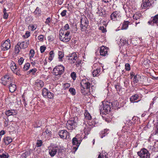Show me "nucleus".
<instances>
[{"label": "nucleus", "mask_w": 158, "mask_h": 158, "mask_svg": "<svg viewBox=\"0 0 158 158\" xmlns=\"http://www.w3.org/2000/svg\"><path fill=\"white\" fill-rule=\"evenodd\" d=\"M81 93L83 95H85L88 94V92L89 91V89L90 84L87 80L83 79L81 82Z\"/></svg>", "instance_id": "obj_1"}, {"label": "nucleus", "mask_w": 158, "mask_h": 158, "mask_svg": "<svg viewBox=\"0 0 158 158\" xmlns=\"http://www.w3.org/2000/svg\"><path fill=\"white\" fill-rule=\"evenodd\" d=\"M137 154L140 158H149L150 154L147 149L143 148L137 152Z\"/></svg>", "instance_id": "obj_2"}, {"label": "nucleus", "mask_w": 158, "mask_h": 158, "mask_svg": "<svg viewBox=\"0 0 158 158\" xmlns=\"http://www.w3.org/2000/svg\"><path fill=\"white\" fill-rule=\"evenodd\" d=\"M64 67L62 65L56 66L53 69L54 74L56 76L60 75L64 72Z\"/></svg>", "instance_id": "obj_3"}, {"label": "nucleus", "mask_w": 158, "mask_h": 158, "mask_svg": "<svg viewBox=\"0 0 158 158\" xmlns=\"http://www.w3.org/2000/svg\"><path fill=\"white\" fill-rule=\"evenodd\" d=\"M11 47L10 40L8 39L6 40L1 46V50L3 51H6L9 49Z\"/></svg>", "instance_id": "obj_4"}, {"label": "nucleus", "mask_w": 158, "mask_h": 158, "mask_svg": "<svg viewBox=\"0 0 158 158\" xmlns=\"http://www.w3.org/2000/svg\"><path fill=\"white\" fill-rule=\"evenodd\" d=\"M68 57H69V62L71 64L74 63L77 58V54L75 52H73L69 55Z\"/></svg>", "instance_id": "obj_5"}, {"label": "nucleus", "mask_w": 158, "mask_h": 158, "mask_svg": "<svg viewBox=\"0 0 158 158\" xmlns=\"http://www.w3.org/2000/svg\"><path fill=\"white\" fill-rule=\"evenodd\" d=\"M58 134L61 138L65 139L69 138V134L65 130L60 131L58 132Z\"/></svg>", "instance_id": "obj_6"}, {"label": "nucleus", "mask_w": 158, "mask_h": 158, "mask_svg": "<svg viewBox=\"0 0 158 158\" xmlns=\"http://www.w3.org/2000/svg\"><path fill=\"white\" fill-rule=\"evenodd\" d=\"M154 0H143L141 6L142 8H147L152 6Z\"/></svg>", "instance_id": "obj_7"}, {"label": "nucleus", "mask_w": 158, "mask_h": 158, "mask_svg": "<svg viewBox=\"0 0 158 158\" xmlns=\"http://www.w3.org/2000/svg\"><path fill=\"white\" fill-rule=\"evenodd\" d=\"M76 122L73 120H69L66 123V126L68 129L72 130L75 127Z\"/></svg>", "instance_id": "obj_8"}, {"label": "nucleus", "mask_w": 158, "mask_h": 158, "mask_svg": "<svg viewBox=\"0 0 158 158\" xmlns=\"http://www.w3.org/2000/svg\"><path fill=\"white\" fill-rule=\"evenodd\" d=\"M12 81L11 77H9V76L6 75L5 76L3 77H2L1 79V81L0 82L4 85H6L7 82Z\"/></svg>", "instance_id": "obj_9"}, {"label": "nucleus", "mask_w": 158, "mask_h": 158, "mask_svg": "<svg viewBox=\"0 0 158 158\" xmlns=\"http://www.w3.org/2000/svg\"><path fill=\"white\" fill-rule=\"evenodd\" d=\"M81 30L83 29V27H86L88 24V21L87 19L85 17L84 18H81Z\"/></svg>", "instance_id": "obj_10"}, {"label": "nucleus", "mask_w": 158, "mask_h": 158, "mask_svg": "<svg viewBox=\"0 0 158 158\" xmlns=\"http://www.w3.org/2000/svg\"><path fill=\"white\" fill-rule=\"evenodd\" d=\"M58 147H54L49 149V154L51 157L54 156L57 152Z\"/></svg>", "instance_id": "obj_11"}, {"label": "nucleus", "mask_w": 158, "mask_h": 158, "mask_svg": "<svg viewBox=\"0 0 158 158\" xmlns=\"http://www.w3.org/2000/svg\"><path fill=\"white\" fill-rule=\"evenodd\" d=\"M108 50L107 48H106L104 46L102 47L100 50V55L103 56L107 55Z\"/></svg>", "instance_id": "obj_12"}, {"label": "nucleus", "mask_w": 158, "mask_h": 158, "mask_svg": "<svg viewBox=\"0 0 158 158\" xmlns=\"http://www.w3.org/2000/svg\"><path fill=\"white\" fill-rule=\"evenodd\" d=\"M117 103V102L116 101L114 102V103L109 102L106 103V111H110L111 108L114 106H115V103Z\"/></svg>", "instance_id": "obj_13"}, {"label": "nucleus", "mask_w": 158, "mask_h": 158, "mask_svg": "<svg viewBox=\"0 0 158 158\" xmlns=\"http://www.w3.org/2000/svg\"><path fill=\"white\" fill-rule=\"evenodd\" d=\"M35 87H38V89L41 88L44 85V83L41 80H37L35 84Z\"/></svg>", "instance_id": "obj_14"}, {"label": "nucleus", "mask_w": 158, "mask_h": 158, "mask_svg": "<svg viewBox=\"0 0 158 158\" xmlns=\"http://www.w3.org/2000/svg\"><path fill=\"white\" fill-rule=\"evenodd\" d=\"M17 113L14 110H8L5 111V114L7 116L10 115H15Z\"/></svg>", "instance_id": "obj_15"}, {"label": "nucleus", "mask_w": 158, "mask_h": 158, "mask_svg": "<svg viewBox=\"0 0 158 158\" xmlns=\"http://www.w3.org/2000/svg\"><path fill=\"white\" fill-rule=\"evenodd\" d=\"M92 73L93 77L99 76L101 74V68H98L94 70Z\"/></svg>", "instance_id": "obj_16"}, {"label": "nucleus", "mask_w": 158, "mask_h": 158, "mask_svg": "<svg viewBox=\"0 0 158 158\" xmlns=\"http://www.w3.org/2000/svg\"><path fill=\"white\" fill-rule=\"evenodd\" d=\"M29 43V40H26L25 41L22 42V43L20 42V48H25L27 47Z\"/></svg>", "instance_id": "obj_17"}, {"label": "nucleus", "mask_w": 158, "mask_h": 158, "mask_svg": "<svg viewBox=\"0 0 158 158\" xmlns=\"http://www.w3.org/2000/svg\"><path fill=\"white\" fill-rule=\"evenodd\" d=\"M9 91L11 93L14 92L16 90V85L12 82L10 83L9 86Z\"/></svg>", "instance_id": "obj_18"}, {"label": "nucleus", "mask_w": 158, "mask_h": 158, "mask_svg": "<svg viewBox=\"0 0 158 158\" xmlns=\"http://www.w3.org/2000/svg\"><path fill=\"white\" fill-rule=\"evenodd\" d=\"M71 38L69 36H66L64 35L60 37V40L64 42H69Z\"/></svg>", "instance_id": "obj_19"}, {"label": "nucleus", "mask_w": 158, "mask_h": 158, "mask_svg": "<svg viewBox=\"0 0 158 158\" xmlns=\"http://www.w3.org/2000/svg\"><path fill=\"white\" fill-rule=\"evenodd\" d=\"M3 140L5 144L7 145L10 143L12 141V139L9 137H4L3 139Z\"/></svg>", "instance_id": "obj_20"}, {"label": "nucleus", "mask_w": 158, "mask_h": 158, "mask_svg": "<svg viewBox=\"0 0 158 158\" xmlns=\"http://www.w3.org/2000/svg\"><path fill=\"white\" fill-rule=\"evenodd\" d=\"M139 96L138 95L135 94L131 96L130 98V101L131 102H135V101L137 100Z\"/></svg>", "instance_id": "obj_21"}, {"label": "nucleus", "mask_w": 158, "mask_h": 158, "mask_svg": "<svg viewBox=\"0 0 158 158\" xmlns=\"http://www.w3.org/2000/svg\"><path fill=\"white\" fill-rule=\"evenodd\" d=\"M72 143L73 145H76L77 147L79 146L80 142H79L76 137H74L72 140Z\"/></svg>", "instance_id": "obj_22"}, {"label": "nucleus", "mask_w": 158, "mask_h": 158, "mask_svg": "<svg viewBox=\"0 0 158 158\" xmlns=\"http://www.w3.org/2000/svg\"><path fill=\"white\" fill-rule=\"evenodd\" d=\"M153 22V23H158V14L155 15L153 19L151 21H149L148 23L151 24Z\"/></svg>", "instance_id": "obj_23"}, {"label": "nucleus", "mask_w": 158, "mask_h": 158, "mask_svg": "<svg viewBox=\"0 0 158 158\" xmlns=\"http://www.w3.org/2000/svg\"><path fill=\"white\" fill-rule=\"evenodd\" d=\"M129 22L128 21H124L122 27L123 29H126L128 27Z\"/></svg>", "instance_id": "obj_24"}, {"label": "nucleus", "mask_w": 158, "mask_h": 158, "mask_svg": "<svg viewBox=\"0 0 158 158\" xmlns=\"http://www.w3.org/2000/svg\"><path fill=\"white\" fill-rule=\"evenodd\" d=\"M20 42H19L15 47V51L16 53L18 54L19 52L20 48Z\"/></svg>", "instance_id": "obj_25"}, {"label": "nucleus", "mask_w": 158, "mask_h": 158, "mask_svg": "<svg viewBox=\"0 0 158 158\" xmlns=\"http://www.w3.org/2000/svg\"><path fill=\"white\" fill-rule=\"evenodd\" d=\"M141 15V14H139L135 13L133 16V18L134 19H135L136 20H138L140 21V16Z\"/></svg>", "instance_id": "obj_26"}, {"label": "nucleus", "mask_w": 158, "mask_h": 158, "mask_svg": "<svg viewBox=\"0 0 158 158\" xmlns=\"http://www.w3.org/2000/svg\"><path fill=\"white\" fill-rule=\"evenodd\" d=\"M117 14L115 12L113 13L110 15V19L113 21H115L116 19Z\"/></svg>", "instance_id": "obj_27"}, {"label": "nucleus", "mask_w": 158, "mask_h": 158, "mask_svg": "<svg viewBox=\"0 0 158 158\" xmlns=\"http://www.w3.org/2000/svg\"><path fill=\"white\" fill-rule=\"evenodd\" d=\"M30 66V64L29 63H27L25 64L23 68V70L24 71H26L28 70Z\"/></svg>", "instance_id": "obj_28"}, {"label": "nucleus", "mask_w": 158, "mask_h": 158, "mask_svg": "<svg viewBox=\"0 0 158 158\" xmlns=\"http://www.w3.org/2000/svg\"><path fill=\"white\" fill-rule=\"evenodd\" d=\"M10 69L12 71H17L18 69L17 66L15 63H13L10 67Z\"/></svg>", "instance_id": "obj_29"}, {"label": "nucleus", "mask_w": 158, "mask_h": 158, "mask_svg": "<svg viewBox=\"0 0 158 158\" xmlns=\"http://www.w3.org/2000/svg\"><path fill=\"white\" fill-rule=\"evenodd\" d=\"M48 92V90L46 88L43 89L42 94L44 96H46Z\"/></svg>", "instance_id": "obj_30"}, {"label": "nucleus", "mask_w": 158, "mask_h": 158, "mask_svg": "<svg viewBox=\"0 0 158 158\" xmlns=\"http://www.w3.org/2000/svg\"><path fill=\"white\" fill-rule=\"evenodd\" d=\"M50 56L49 57V59L50 61L52 60L54 56V53L53 51H51L49 53Z\"/></svg>", "instance_id": "obj_31"}, {"label": "nucleus", "mask_w": 158, "mask_h": 158, "mask_svg": "<svg viewBox=\"0 0 158 158\" xmlns=\"http://www.w3.org/2000/svg\"><path fill=\"white\" fill-rule=\"evenodd\" d=\"M128 41H126L125 39H121L120 40V43L121 44V45L123 46L126 44L127 43Z\"/></svg>", "instance_id": "obj_32"}, {"label": "nucleus", "mask_w": 158, "mask_h": 158, "mask_svg": "<svg viewBox=\"0 0 158 158\" xmlns=\"http://www.w3.org/2000/svg\"><path fill=\"white\" fill-rule=\"evenodd\" d=\"M85 116V118L86 119H87L88 120H90L91 119V116L89 113H85L84 114Z\"/></svg>", "instance_id": "obj_33"}, {"label": "nucleus", "mask_w": 158, "mask_h": 158, "mask_svg": "<svg viewBox=\"0 0 158 158\" xmlns=\"http://www.w3.org/2000/svg\"><path fill=\"white\" fill-rule=\"evenodd\" d=\"M102 106H101V108H100V110L101 112L102 111H103V110H104L105 112H107L106 110V104H105V105H104L103 103L102 104Z\"/></svg>", "instance_id": "obj_34"}, {"label": "nucleus", "mask_w": 158, "mask_h": 158, "mask_svg": "<svg viewBox=\"0 0 158 158\" xmlns=\"http://www.w3.org/2000/svg\"><path fill=\"white\" fill-rule=\"evenodd\" d=\"M41 13V10L38 7H37L36 10L34 11V13L36 15H38Z\"/></svg>", "instance_id": "obj_35"}, {"label": "nucleus", "mask_w": 158, "mask_h": 158, "mask_svg": "<svg viewBox=\"0 0 158 158\" xmlns=\"http://www.w3.org/2000/svg\"><path fill=\"white\" fill-rule=\"evenodd\" d=\"M106 13L105 11L103 10H101V12H99V15L100 16H102L105 17L106 15Z\"/></svg>", "instance_id": "obj_36"}, {"label": "nucleus", "mask_w": 158, "mask_h": 158, "mask_svg": "<svg viewBox=\"0 0 158 158\" xmlns=\"http://www.w3.org/2000/svg\"><path fill=\"white\" fill-rule=\"evenodd\" d=\"M54 94L51 92H48L47 95L48 98L50 99H52L54 97Z\"/></svg>", "instance_id": "obj_37"}, {"label": "nucleus", "mask_w": 158, "mask_h": 158, "mask_svg": "<svg viewBox=\"0 0 158 158\" xmlns=\"http://www.w3.org/2000/svg\"><path fill=\"white\" fill-rule=\"evenodd\" d=\"M3 18L5 19H7L8 17V14L6 12V9L5 8L3 10Z\"/></svg>", "instance_id": "obj_38"}, {"label": "nucleus", "mask_w": 158, "mask_h": 158, "mask_svg": "<svg viewBox=\"0 0 158 158\" xmlns=\"http://www.w3.org/2000/svg\"><path fill=\"white\" fill-rule=\"evenodd\" d=\"M58 56L59 60H61L62 58L64 56V54L63 52L61 51H59Z\"/></svg>", "instance_id": "obj_39"}, {"label": "nucleus", "mask_w": 158, "mask_h": 158, "mask_svg": "<svg viewBox=\"0 0 158 158\" xmlns=\"http://www.w3.org/2000/svg\"><path fill=\"white\" fill-rule=\"evenodd\" d=\"M69 91L73 95H74L75 94V90L74 89L71 88L69 89Z\"/></svg>", "instance_id": "obj_40"}, {"label": "nucleus", "mask_w": 158, "mask_h": 158, "mask_svg": "<svg viewBox=\"0 0 158 158\" xmlns=\"http://www.w3.org/2000/svg\"><path fill=\"white\" fill-rule=\"evenodd\" d=\"M37 71L36 69L34 68L31 69H30L28 72H27V74H29L31 73H32V74H34V73Z\"/></svg>", "instance_id": "obj_41"}, {"label": "nucleus", "mask_w": 158, "mask_h": 158, "mask_svg": "<svg viewBox=\"0 0 158 158\" xmlns=\"http://www.w3.org/2000/svg\"><path fill=\"white\" fill-rule=\"evenodd\" d=\"M42 141L41 140H38L36 143V146L37 147H40L42 143Z\"/></svg>", "instance_id": "obj_42"}, {"label": "nucleus", "mask_w": 158, "mask_h": 158, "mask_svg": "<svg viewBox=\"0 0 158 158\" xmlns=\"http://www.w3.org/2000/svg\"><path fill=\"white\" fill-rule=\"evenodd\" d=\"M9 157L8 154L6 153V154H4V153L2 155H0V158H8Z\"/></svg>", "instance_id": "obj_43"}, {"label": "nucleus", "mask_w": 158, "mask_h": 158, "mask_svg": "<svg viewBox=\"0 0 158 158\" xmlns=\"http://www.w3.org/2000/svg\"><path fill=\"white\" fill-rule=\"evenodd\" d=\"M71 77L74 80H75L76 78V73L74 72H73L71 74Z\"/></svg>", "instance_id": "obj_44"}, {"label": "nucleus", "mask_w": 158, "mask_h": 158, "mask_svg": "<svg viewBox=\"0 0 158 158\" xmlns=\"http://www.w3.org/2000/svg\"><path fill=\"white\" fill-rule=\"evenodd\" d=\"M139 77H140L139 75H136L133 78L134 81L136 82H137L139 81L138 78Z\"/></svg>", "instance_id": "obj_45"}, {"label": "nucleus", "mask_w": 158, "mask_h": 158, "mask_svg": "<svg viewBox=\"0 0 158 158\" xmlns=\"http://www.w3.org/2000/svg\"><path fill=\"white\" fill-rule=\"evenodd\" d=\"M31 149H27V151L24 152L25 154L27 155V156L30 155L31 154Z\"/></svg>", "instance_id": "obj_46"}, {"label": "nucleus", "mask_w": 158, "mask_h": 158, "mask_svg": "<svg viewBox=\"0 0 158 158\" xmlns=\"http://www.w3.org/2000/svg\"><path fill=\"white\" fill-rule=\"evenodd\" d=\"M30 53L31 55L30 56V59H31V58H33L34 55L35 51L33 49H31L30 51Z\"/></svg>", "instance_id": "obj_47"}, {"label": "nucleus", "mask_w": 158, "mask_h": 158, "mask_svg": "<svg viewBox=\"0 0 158 158\" xmlns=\"http://www.w3.org/2000/svg\"><path fill=\"white\" fill-rule=\"evenodd\" d=\"M125 69L127 71H129L130 69V65L128 63L126 64L125 65Z\"/></svg>", "instance_id": "obj_48"}, {"label": "nucleus", "mask_w": 158, "mask_h": 158, "mask_svg": "<svg viewBox=\"0 0 158 158\" xmlns=\"http://www.w3.org/2000/svg\"><path fill=\"white\" fill-rule=\"evenodd\" d=\"M46 48V47L45 46H41L40 47V51L41 52H44Z\"/></svg>", "instance_id": "obj_49"}, {"label": "nucleus", "mask_w": 158, "mask_h": 158, "mask_svg": "<svg viewBox=\"0 0 158 158\" xmlns=\"http://www.w3.org/2000/svg\"><path fill=\"white\" fill-rule=\"evenodd\" d=\"M24 59L23 57L20 58L18 60V62L19 65H21L23 63Z\"/></svg>", "instance_id": "obj_50"}, {"label": "nucleus", "mask_w": 158, "mask_h": 158, "mask_svg": "<svg viewBox=\"0 0 158 158\" xmlns=\"http://www.w3.org/2000/svg\"><path fill=\"white\" fill-rule=\"evenodd\" d=\"M9 119L8 118L5 119V121H4V126L7 127L8 125Z\"/></svg>", "instance_id": "obj_51"}, {"label": "nucleus", "mask_w": 158, "mask_h": 158, "mask_svg": "<svg viewBox=\"0 0 158 158\" xmlns=\"http://www.w3.org/2000/svg\"><path fill=\"white\" fill-rule=\"evenodd\" d=\"M66 12L67 10H64L61 12L60 15L62 17L66 15Z\"/></svg>", "instance_id": "obj_52"}, {"label": "nucleus", "mask_w": 158, "mask_h": 158, "mask_svg": "<svg viewBox=\"0 0 158 158\" xmlns=\"http://www.w3.org/2000/svg\"><path fill=\"white\" fill-rule=\"evenodd\" d=\"M114 87L117 91L121 89V87L118 84L115 85H114Z\"/></svg>", "instance_id": "obj_53"}, {"label": "nucleus", "mask_w": 158, "mask_h": 158, "mask_svg": "<svg viewBox=\"0 0 158 158\" xmlns=\"http://www.w3.org/2000/svg\"><path fill=\"white\" fill-rule=\"evenodd\" d=\"M70 86V84L69 83H66L64 85V89H65L66 88H67L69 87Z\"/></svg>", "instance_id": "obj_54"}, {"label": "nucleus", "mask_w": 158, "mask_h": 158, "mask_svg": "<svg viewBox=\"0 0 158 158\" xmlns=\"http://www.w3.org/2000/svg\"><path fill=\"white\" fill-rule=\"evenodd\" d=\"M51 21V19L50 17H48L46 19V21L45 22V23L47 24H48Z\"/></svg>", "instance_id": "obj_55"}, {"label": "nucleus", "mask_w": 158, "mask_h": 158, "mask_svg": "<svg viewBox=\"0 0 158 158\" xmlns=\"http://www.w3.org/2000/svg\"><path fill=\"white\" fill-rule=\"evenodd\" d=\"M43 35H40L38 36V38L39 40L42 41L43 40Z\"/></svg>", "instance_id": "obj_56"}, {"label": "nucleus", "mask_w": 158, "mask_h": 158, "mask_svg": "<svg viewBox=\"0 0 158 158\" xmlns=\"http://www.w3.org/2000/svg\"><path fill=\"white\" fill-rule=\"evenodd\" d=\"M107 130H105L104 131H102V135L101 136V138H103V137L105 136V135L104 134H105V132L106 131H107Z\"/></svg>", "instance_id": "obj_57"}, {"label": "nucleus", "mask_w": 158, "mask_h": 158, "mask_svg": "<svg viewBox=\"0 0 158 158\" xmlns=\"http://www.w3.org/2000/svg\"><path fill=\"white\" fill-rule=\"evenodd\" d=\"M64 27L65 29L64 31H65V30H67V29H69V25L68 24H66L64 26Z\"/></svg>", "instance_id": "obj_58"}, {"label": "nucleus", "mask_w": 158, "mask_h": 158, "mask_svg": "<svg viewBox=\"0 0 158 158\" xmlns=\"http://www.w3.org/2000/svg\"><path fill=\"white\" fill-rule=\"evenodd\" d=\"M60 38L62 36H63V35H64V31L62 30H60Z\"/></svg>", "instance_id": "obj_59"}, {"label": "nucleus", "mask_w": 158, "mask_h": 158, "mask_svg": "<svg viewBox=\"0 0 158 158\" xmlns=\"http://www.w3.org/2000/svg\"><path fill=\"white\" fill-rule=\"evenodd\" d=\"M5 131L4 130H2L0 132V139H1L2 135H3L5 134Z\"/></svg>", "instance_id": "obj_60"}, {"label": "nucleus", "mask_w": 158, "mask_h": 158, "mask_svg": "<svg viewBox=\"0 0 158 158\" xmlns=\"http://www.w3.org/2000/svg\"><path fill=\"white\" fill-rule=\"evenodd\" d=\"M25 36H26V37L27 38L30 36V32L29 31H27L25 34Z\"/></svg>", "instance_id": "obj_61"}, {"label": "nucleus", "mask_w": 158, "mask_h": 158, "mask_svg": "<svg viewBox=\"0 0 158 158\" xmlns=\"http://www.w3.org/2000/svg\"><path fill=\"white\" fill-rule=\"evenodd\" d=\"M21 157L22 158H26L27 156L26 155V154H25L24 153L22 154Z\"/></svg>", "instance_id": "obj_62"}, {"label": "nucleus", "mask_w": 158, "mask_h": 158, "mask_svg": "<svg viewBox=\"0 0 158 158\" xmlns=\"http://www.w3.org/2000/svg\"><path fill=\"white\" fill-rule=\"evenodd\" d=\"M81 60H77L75 63H77L78 65L80 64L81 63Z\"/></svg>", "instance_id": "obj_63"}, {"label": "nucleus", "mask_w": 158, "mask_h": 158, "mask_svg": "<svg viewBox=\"0 0 158 158\" xmlns=\"http://www.w3.org/2000/svg\"><path fill=\"white\" fill-rule=\"evenodd\" d=\"M133 76H135L134 75V72H131L130 73V78H132L133 77Z\"/></svg>", "instance_id": "obj_64"}]
</instances>
